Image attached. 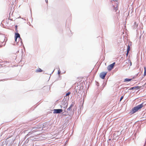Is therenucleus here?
I'll list each match as a JSON object with an SVG mask.
<instances>
[{"mask_svg": "<svg viewBox=\"0 0 146 146\" xmlns=\"http://www.w3.org/2000/svg\"><path fill=\"white\" fill-rule=\"evenodd\" d=\"M143 104H142L134 107L132 109V113H133L136 112L138 110L141 109L143 107Z\"/></svg>", "mask_w": 146, "mask_h": 146, "instance_id": "nucleus-1", "label": "nucleus"}, {"mask_svg": "<svg viewBox=\"0 0 146 146\" xmlns=\"http://www.w3.org/2000/svg\"><path fill=\"white\" fill-rule=\"evenodd\" d=\"M68 102L66 100H63L62 101L61 107L64 109H66L68 106Z\"/></svg>", "mask_w": 146, "mask_h": 146, "instance_id": "nucleus-2", "label": "nucleus"}, {"mask_svg": "<svg viewBox=\"0 0 146 146\" xmlns=\"http://www.w3.org/2000/svg\"><path fill=\"white\" fill-rule=\"evenodd\" d=\"M107 74V72H103L101 73L100 74V77L102 79H104L105 78V77L106 76V75Z\"/></svg>", "mask_w": 146, "mask_h": 146, "instance_id": "nucleus-3", "label": "nucleus"}, {"mask_svg": "<svg viewBox=\"0 0 146 146\" xmlns=\"http://www.w3.org/2000/svg\"><path fill=\"white\" fill-rule=\"evenodd\" d=\"M115 64V62H114L112 64L109 65L107 67L108 70L110 71L113 68Z\"/></svg>", "mask_w": 146, "mask_h": 146, "instance_id": "nucleus-4", "label": "nucleus"}, {"mask_svg": "<svg viewBox=\"0 0 146 146\" xmlns=\"http://www.w3.org/2000/svg\"><path fill=\"white\" fill-rule=\"evenodd\" d=\"M62 110L61 109H55L54 110V113H58L62 112Z\"/></svg>", "mask_w": 146, "mask_h": 146, "instance_id": "nucleus-5", "label": "nucleus"}, {"mask_svg": "<svg viewBox=\"0 0 146 146\" xmlns=\"http://www.w3.org/2000/svg\"><path fill=\"white\" fill-rule=\"evenodd\" d=\"M141 86H135L133 87H131V88H130L129 90H133V89H135V90H138L140 89L141 88Z\"/></svg>", "mask_w": 146, "mask_h": 146, "instance_id": "nucleus-6", "label": "nucleus"}, {"mask_svg": "<svg viewBox=\"0 0 146 146\" xmlns=\"http://www.w3.org/2000/svg\"><path fill=\"white\" fill-rule=\"evenodd\" d=\"M18 38H20V35L18 33H16L15 34V40L17 42V39Z\"/></svg>", "mask_w": 146, "mask_h": 146, "instance_id": "nucleus-7", "label": "nucleus"}, {"mask_svg": "<svg viewBox=\"0 0 146 146\" xmlns=\"http://www.w3.org/2000/svg\"><path fill=\"white\" fill-rule=\"evenodd\" d=\"M115 6H113L114 8V10L115 11H116L118 9V6L117 4L116 3H115Z\"/></svg>", "mask_w": 146, "mask_h": 146, "instance_id": "nucleus-8", "label": "nucleus"}, {"mask_svg": "<svg viewBox=\"0 0 146 146\" xmlns=\"http://www.w3.org/2000/svg\"><path fill=\"white\" fill-rule=\"evenodd\" d=\"M42 71V70H41L40 68H39L38 69H37L36 70V72H41Z\"/></svg>", "mask_w": 146, "mask_h": 146, "instance_id": "nucleus-9", "label": "nucleus"}, {"mask_svg": "<svg viewBox=\"0 0 146 146\" xmlns=\"http://www.w3.org/2000/svg\"><path fill=\"white\" fill-rule=\"evenodd\" d=\"M144 73L143 76H145L146 75V67H144Z\"/></svg>", "mask_w": 146, "mask_h": 146, "instance_id": "nucleus-10", "label": "nucleus"}, {"mask_svg": "<svg viewBox=\"0 0 146 146\" xmlns=\"http://www.w3.org/2000/svg\"><path fill=\"white\" fill-rule=\"evenodd\" d=\"M131 79H129L128 78L125 79L124 80V82H128L131 81Z\"/></svg>", "mask_w": 146, "mask_h": 146, "instance_id": "nucleus-11", "label": "nucleus"}, {"mask_svg": "<svg viewBox=\"0 0 146 146\" xmlns=\"http://www.w3.org/2000/svg\"><path fill=\"white\" fill-rule=\"evenodd\" d=\"M130 50V47L129 46V45H128V46L127 49V52H129V51Z\"/></svg>", "mask_w": 146, "mask_h": 146, "instance_id": "nucleus-12", "label": "nucleus"}, {"mask_svg": "<svg viewBox=\"0 0 146 146\" xmlns=\"http://www.w3.org/2000/svg\"><path fill=\"white\" fill-rule=\"evenodd\" d=\"M70 94V92H69L66 94V96H68Z\"/></svg>", "mask_w": 146, "mask_h": 146, "instance_id": "nucleus-13", "label": "nucleus"}, {"mask_svg": "<svg viewBox=\"0 0 146 146\" xmlns=\"http://www.w3.org/2000/svg\"><path fill=\"white\" fill-rule=\"evenodd\" d=\"M123 96H122L120 99V101H121L123 98Z\"/></svg>", "mask_w": 146, "mask_h": 146, "instance_id": "nucleus-14", "label": "nucleus"}, {"mask_svg": "<svg viewBox=\"0 0 146 146\" xmlns=\"http://www.w3.org/2000/svg\"><path fill=\"white\" fill-rule=\"evenodd\" d=\"M72 108L71 107V106H70L68 108L67 110H70Z\"/></svg>", "mask_w": 146, "mask_h": 146, "instance_id": "nucleus-15", "label": "nucleus"}, {"mask_svg": "<svg viewBox=\"0 0 146 146\" xmlns=\"http://www.w3.org/2000/svg\"><path fill=\"white\" fill-rule=\"evenodd\" d=\"M15 27H16V31H17V26L16 25L15 26Z\"/></svg>", "mask_w": 146, "mask_h": 146, "instance_id": "nucleus-16", "label": "nucleus"}, {"mask_svg": "<svg viewBox=\"0 0 146 146\" xmlns=\"http://www.w3.org/2000/svg\"><path fill=\"white\" fill-rule=\"evenodd\" d=\"M128 53H129V52H127V53L126 54V56H127V55H128Z\"/></svg>", "mask_w": 146, "mask_h": 146, "instance_id": "nucleus-17", "label": "nucleus"}, {"mask_svg": "<svg viewBox=\"0 0 146 146\" xmlns=\"http://www.w3.org/2000/svg\"><path fill=\"white\" fill-rule=\"evenodd\" d=\"M73 106V105H71L70 106H71V107L72 108V106Z\"/></svg>", "mask_w": 146, "mask_h": 146, "instance_id": "nucleus-18", "label": "nucleus"}, {"mask_svg": "<svg viewBox=\"0 0 146 146\" xmlns=\"http://www.w3.org/2000/svg\"><path fill=\"white\" fill-rule=\"evenodd\" d=\"M130 65H131V62H130Z\"/></svg>", "mask_w": 146, "mask_h": 146, "instance_id": "nucleus-19", "label": "nucleus"}, {"mask_svg": "<svg viewBox=\"0 0 146 146\" xmlns=\"http://www.w3.org/2000/svg\"><path fill=\"white\" fill-rule=\"evenodd\" d=\"M134 23H135V24H136V22H135Z\"/></svg>", "mask_w": 146, "mask_h": 146, "instance_id": "nucleus-20", "label": "nucleus"}]
</instances>
